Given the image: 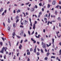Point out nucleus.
<instances>
[{"label":"nucleus","instance_id":"13","mask_svg":"<svg viewBox=\"0 0 61 61\" xmlns=\"http://www.w3.org/2000/svg\"><path fill=\"white\" fill-rule=\"evenodd\" d=\"M19 19V16H17L15 18L16 20H17V19Z\"/></svg>","mask_w":61,"mask_h":61},{"label":"nucleus","instance_id":"9","mask_svg":"<svg viewBox=\"0 0 61 61\" xmlns=\"http://www.w3.org/2000/svg\"><path fill=\"white\" fill-rule=\"evenodd\" d=\"M50 54L49 52H48L46 54V56H48L50 55Z\"/></svg>","mask_w":61,"mask_h":61},{"label":"nucleus","instance_id":"12","mask_svg":"<svg viewBox=\"0 0 61 61\" xmlns=\"http://www.w3.org/2000/svg\"><path fill=\"white\" fill-rule=\"evenodd\" d=\"M20 46H19V48L20 49H21V47H22V45H21V44H20Z\"/></svg>","mask_w":61,"mask_h":61},{"label":"nucleus","instance_id":"42","mask_svg":"<svg viewBox=\"0 0 61 61\" xmlns=\"http://www.w3.org/2000/svg\"><path fill=\"white\" fill-rule=\"evenodd\" d=\"M19 42L18 41L17 42V43L16 44V46H18V44H19Z\"/></svg>","mask_w":61,"mask_h":61},{"label":"nucleus","instance_id":"53","mask_svg":"<svg viewBox=\"0 0 61 61\" xmlns=\"http://www.w3.org/2000/svg\"><path fill=\"white\" fill-rule=\"evenodd\" d=\"M55 29V26H53V30H54V29Z\"/></svg>","mask_w":61,"mask_h":61},{"label":"nucleus","instance_id":"38","mask_svg":"<svg viewBox=\"0 0 61 61\" xmlns=\"http://www.w3.org/2000/svg\"><path fill=\"white\" fill-rule=\"evenodd\" d=\"M20 22H21V25H23V22H22V20L20 21Z\"/></svg>","mask_w":61,"mask_h":61},{"label":"nucleus","instance_id":"15","mask_svg":"<svg viewBox=\"0 0 61 61\" xmlns=\"http://www.w3.org/2000/svg\"><path fill=\"white\" fill-rule=\"evenodd\" d=\"M61 19V18L60 17H59L57 18V20H59V21Z\"/></svg>","mask_w":61,"mask_h":61},{"label":"nucleus","instance_id":"36","mask_svg":"<svg viewBox=\"0 0 61 61\" xmlns=\"http://www.w3.org/2000/svg\"><path fill=\"white\" fill-rule=\"evenodd\" d=\"M35 8H37V6L36 5H35Z\"/></svg>","mask_w":61,"mask_h":61},{"label":"nucleus","instance_id":"1","mask_svg":"<svg viewBox=\"0 0 61 61\" xmlns=\"http://www.w3.org/2000/svg\"><path fill=\"white\" fill-rule=\"evenodd\" d=\"M5 52L6 51V50L7 49V47H3L1 51H0V52L2 53H4V50H5Z\"/></svg>","mask_w":61,"mask_h":61},{"label":"nucleus","instance_id":"49","mask_svg":"<svg viewBox=\"0 0 61 61\" xmlns=\"http://www.w3.org/2000/svg\"><path fill=\"white\" fill-rule=\"evenodd\" d=\"M23 14H24V17H25V13H24V12L23 13Z\"/></svg>","mask_w":61,"mask_h":61},{"label":"nucleus","instance_id":"23","mask_svg":"<svg viewBox=\"0 0 61 61\" xmlns=\"http://www.w3.org/2000/svg\"><path fill=\"white\" fill-rule=\"evenodd\" d=\"M56 34L57 35V36H58V37H60V36H61L60 35V36H58V33L57 32H56Z\"/></svg>","mask_w":61,"mask_h":61},{"label":"nucleus","instance_id":"48","mask_svg":"<svg viewBox=\"0 0 61 61\" xmlns=\"http://www.w3.org/2000/svg\"><path fill=\"white\" fill-rule=\"evenodd\" d=\"M41 41H44V40L43 39H41Z\"/></svg>","mask_w":61,"mask_h":61},{"label":"nucleus","instance_id":"25","mask_svg":"<svg viewBox=\"0 0 61 61\" xmlns=\"http://www.w3.org/2000/svg\"><path fill=\"white\" fill-rule=\"evenodd\" d=\"M41 52L42 53H43L44 52L43 51V49H41Z\"/></svg>","mask_w":61,"mask_h":61},{"label":"nucleus","instance_id":"57","mask_svg":"<svg viewBox=\"0 0 61 61\" xmlns=\"http://www.w3.org/2000/svg\"><path fill=\"white\" fill-rule=\"evenodd\" d=\"M13 13H15V10H14L13 11Z\"/></svg>","mask_w":61,"mask_h":61},{"label":"nucleus","instance_id":"27","mask_svg":"<svg viewBox=\"0 0 61 61\" xmlns=\"http://www.w3.org/2000/svg\"><path fill=\"white\" fill-rule=\"evenodd\" d=\"M27 55H30V52H27Z\"/></svg>","mask_w":61,"mask_h":61},{"label":"nucleus","instance_id":"28","mask_svg":"<svg viewBox=\"0 0 61 61\" xmlns=\"http://www.w3.org/2000/svg\"><path fill=\"white\" fill-rule=\"evenodd\" d=\"M12 35L14 36H15V32H14L12 34Z\"/></svg>","mask_w":61,"mask_h":61},{"label":"nucleus","instance_id":"44","mask_svg":"<svg viewBox=\"0 0 61 61\" xmlns=\"http://www.w3.org/2000/svg\"><path fill=\"white\" fill-rule=\"evenodd\" d=\"M42 12H40L39 13V15H42Z\"/></svg>","mask_w":61,"mask_h":61},{"label":"nucleus","instance_id":"45","mask_svg":"<svg viewBox=\"0 0 61 61\" xmlns=\"http://www.w3.org/2000/svg\"><path fill=\"white\" fill-rule=\"evenodd\" d=\"M44 20L45 21H47V19L46 18H44Z\"/></svg>","mask_w":61,"mask_h":61},{"label":"nucleus","instance_id":"58","mask_svg":"<svg viewBox=\"0 0 61 61\" xmlns=\"http://www.w3.org/2000/svg\"><path fill=\"white\" fill-rule=\"evenodd\" d=\"M20 16H21V18H22V15H20Z\"/></svg>","mask_w":61,"mask_h":61},{"label":"nucleus","instance_id":"11","mask_svg":"<svg viewBox=\"0 0 61 61\" xmlns=\"http://www.w3.org/2000/svg\"><path fill=\"white\" fill-rule=\"evenodd\" d=\"M55 3H56V2L54 0L52 2V5H55Z\"/></svg>","mask_w":61,"mask_h":61},{"label":"nucleus","instance_id":"35","mask_svg":"<svg viewBox=\"0 0 61 61\" xmlns=\"http://www.w3.org/2000/svg\"><path fill=\"white\" fill-rule=\"evenodd\" d=\"M37 22L36 21H35V23L34 24H35V25L36 24H37Z\"/></svg>","mask_w":61,"mask_h":61},{"label":"nucleus","instance_id":"4","mask_svg":"<svg viewBox=\"0 0 61 61\" xmlns=\"http://www.w3.org/2000/svg\"><path fill=\"white\" fill-rule=\"evenodd\" d=\"M35 10L34 8H31L30 9V11L32 12L35 11Z\"/></svg>","mask_w":61,"mask_h":61},{"label":"nucleus","instance_id":"51","mask_svg":"<svg viewBox=\"0 0 61 61\" xmlns=\"http://www.w3.org/2000/svg\"><path fill=\"white\" fill-rule=\"evenodd\" d=\"M17 20L16 21V23H17V22H18V21H19V20L18 19H17Z\"/></svg>","mask_w":61,"mask_h":61},{"label":"nucleus","instance_id":"64","mask_svg":"<svg viewBox=\"0 0 61 61\" xmlns=\"http://www.w3.org/2000/svg\"><path fill=\"white\" fill-rule=\"evenodd\" d=\"M59 4H61V1H60L59 2Z\"/></svg>","mask_w":61,"mask_h":61},{"label":"nucleus","instance_id":"41","mask_svg":"<svg viewBox=\"0 0 61 61\" xmlns=\"http://www.w3.org/2000/svg\"><path fill=\"white\" fill-rule=\"evenodd\" d=\"M29 2H28V3H26L25 4V5H29Z\"/></svg>","mask_w":61,"mask_h":61},{"label":"nucleus","instance_id":"21","mask_svg":"<svg viewBox=\"0 0 61 61\" xmlns=\"http://www.w3.org/2000/svg\"><path fill=\"white\" fill-rule=\"evenodd\" d=\"M20 10L19 9L17 11V13H19V12H20Z\"/></svg>","mask_w":61,"mask_h":61},{"label":"nucleus","instance_id":"55","mask_svg":"<svg viewBox=\"0 0 61 61\" xmlns=\"http://www.w3.org/2000/svg\"><path fill=\"white\" fill-rule=\"evenodd\" d=\"M17 36V37H18V38H20V36Z\"/></svg>","mask_w":61,"mask_h":61},{"label":"nucleus","instance_id":"59","mask_svg":"<svg viewBox=\"0 0 61 61\" xmlns=\"http://www.w3.org/2000/svg\"><path fill=\"white\" fill-rule=\"evenodd\" d=\"M11 55V53L10 52L9 54V56H10Z\"/></svg>","mask_w":61,"mask_h":61},{"label":"nucleus","instance_id":"5","mask_svg":"<svg viewBox=\"0 0 61 61\" xmlns=\"http://www.w3.org/2000/svg\"><path fill=\"white\" fill-rule=\"evenodd\" d=\"M29 19H30V26H32V22H31V19L30 18Z\"/></svg>","mask_w":61,"mask_h":61},{"label":"nucleus","instance_id":"47","mask_svg":"<svg viewBox=\"0 0 61 61\" xmlns=\"http://www.w3.org/2000/svg\"><path fill=\"white\" fill-rule=\"evenodd\" d=\"M1 38L2 39V40H3L4 41H5V39L4 38V37H2Z\"/></svg>","mask_w":61,"mask_h":61},{"label":"nucleus","instance_id":"31","mask_svg":"<svg viewBox=\"0 0 61 61\" xmlns=\"http://www.w3.org/2000/svg\"><path fill=\"white\" fill-rule=\"evenodd\" d=\"M9 45H10V46H11V43H10V41H9Z\"/></svg>","mask_w":61,"mask_h":61},{"label":"nucleus","instance_id":"46","mask_svg":"<svg viewBox=\"0 0 61 61\" xmlns=\"http://www.w3.org/2000/svg\"><path fill=\"white\" fill-rule=\"evenodd\" d=\"M3 25L4 27H5V23H4V22L3 23Z\"/></svg>","mask_w":61,"mask_h":61},{"label":"nucleus","instance_id":"14","mask_svg":"<svg viewBox=\"0 0 61 61\" xmlns=\"http://www.w3.org/2000/svg\"><path fill=\"white\" fill-rule=\"evenodd\" d=\"M3 8H1L0 10V12H1L3 11Z\"/></svg>","mask_w":61,"mask_h":61},{"label":"nucleus","instance_id":"7","mask_svg":"<svg viewBox=\"0 0 61 61\" xmlns=\"http://www.w3.org/2000/svg\"><path fill=\"white\" fill-rule=\"evenodd\" d=\"M50 23L51 24H52V22H50L49 21L48 22L47 24L48 25H49V24Z\"/></svg>","mask_w":61,"mask_h":61},{"label":"nucleus","instance_id":"37","mask_svg":"<svg viewBox=\"0 0 61 61\" xmlns=\"http://www.w3.org/2000/svg\"><path fill=\"white\" fill-rule=\"evenodd\" d=\"M8 31H9L10 30V27H8Z\"/></svg>","mask_w":61,"mask_h":61},{"label":"nucleus","instance_id":"43","mask_svg":"<svg viewBox=\"0 0 61 61\" xmlns=\"http://www.w3.org/2000/svg\"><path fill=\"white\" fill-rule=\"evenodd\" d=\"M20 27H22V28H23L24 26H22V25H20Z\"/></svg>","mask_w":61,"mask_h":61},{"label":"nucleus","instance_id":"29","mask_svg":"<svg viewBox=\"0 0 61 61\" xmlns=\"http://www.w3.org/2000/svg\"><path fill=\"white\" fill-rule=\"evenodd\" d=\"M51 58H55V56H52L51 57Z\"/></svg>","mask_w":61,"mask_h":61},{"label":"nucleus","instance_id":"50","mask_svg":"<svg viewBox=\"0 0 61 61\" xmlns=\"http://www.w3.org/2000/svg\"><path fill=\"white\" fill-rule=\"evenodd\" d=\"M59 6V5H57L56 6V8H58V7Z\"/></svg>","mask_w":61,"mask_h":61},{"label":"nucleus","instance_id":"34","mask_svg":"<svg viewBox=\"0 0 61 61\" xmlns=\"http://www.w3.org/2000/svg\"><path fill=\"white\" fill-rule=\"evenodd\" d=\"M52 43L54 44V39H52Z\"/></svg>","mask_w":61,"mask_h":61},{"label":"nucleus","instance_id":"52","mask_svg":"<svg viewBox=\"0 0 61 61\" xmlns=\"http://www.w3.org/2000/svg\"><path fill=\"white\" fill-rule=\"evenodd\" d=\"M5 57H6V55H5L4 56V59H6Z\"/></svg>","mask_w":61,"mask_h":61},{"label":"nucleus","instance_id":"8","mask_svg":"<svg viewBox=\"0 0 61 61\" xmlns=\"http://www.w3.org/2000/svg\"><path fill=\"white\" fill-rule=\"evenodd\" d=\"M20 35L21 36H22L24 35V33H23V32H21L20 33Z\"/></svg>","mask_w":61,"mask_h":61},{"label":"nucleus","instance_id":"54","mask_svg":"<svg viewBox=\"0 0 61 61\" xmlns=\"http://www.w3.org/2000/svg\"><path fill=\"white\" fill-rule=\"evenodd\" d=\"M50 16V13H49V15L48 17H49Z\"/></svg>","mask_w":61,"mask_h":61},{"label":"nucleus","instance_id":"16","mask_svg":"<svg viewBox=\"0 0 61 61\" xmlns=\"http://www.w3.org/2000/svg\"><path fill=\"white\" fill-rule=\"evenodd\" d=\"M51 43H49V45L48 44H47V47H49V46H51Z\"/></svg>","mask_w":61,"mask_h":61},{"label":"nucleus","instance_id":"62","mask_svg":"<svg viewBox=\"0 0 61 61\" xmlns=\"http://www.w3.org/2000/svg\"><path fill=\"white\" fill-rule=\"evenodd\" d=\"M33 34H34V31L32 33L31 35H33Z\"/></svg>","mask_w":61,"mask_h":61},{"label":"nucleus","instance_id":"2","mask_svg":"<svg viewBox=\"0 0 61 61\" xmlns=\"http://www.w3.org/2000/svg\"><path fill=\"white\" fill-rule=\"evenodd\" d=\"M41 45H42V47L44 48H46V44L45 43H44V42H42Z\"/></svg>","mask_w":61,"mask_h":61},{"label":"nucleus","instance_id":"6","mask_svg":"<svg viewBox=\"0 0 61 61\" xmlns=\"http://www.w3.org/2000/svg\"><path fill=\"white\" fill-rule=\"evenodd\" d=\"M31 40L32 41H33V43H36V41H34V40H33V38H31Z\"/></svg>","mask_w":61,"mask_h":61},{"label":"nucleus","instance_id":"61","mask_svg":"<svg viewBox=\"0 0 61 61\" xmlns=\"http://www.w3.org/2000/svg\"><path fill=\"white\" fill-rule=\"evenodd\" d=\"M27 61H30V59L29 58H28V59L27 60Z\"/></svg>","mask_w":61,"mask_h":61},{"label":"nucleus","instance_id":"17","mask_svg":"<svg viewBox=\"0 0 61 61\" xmlns=\"http://www.w3.org/2000/svg\"><path fill=\"white\" fill-rule=\"evenodd\" d=\"M50 5L48 4L47 6V8H50Z\"/></svg>","mask_w":61,"mask_h":61},{"label":"nucleus","instance_id":"33","mask_svg":"<svg viewBox=\"0 0 61 61\" xmlns=\"http://www.w3.org/2000/svg\"><path fill=\"white\" fill-rule=\"evenodd\" d=\"M36 48H35L34 49V52H35V53H36Z\"/></svg>","mask_w":61,"mask_h":61},{"label":"nucleus","instance_id":"19","mask_svg":"<svg viewBox=\"0 0 61 61\" xmlns=\"http://www.w3.org/2000/svg\"><path fill=\"white\" fill-rule=\"evenodd\" d=\"M30 51H33V48H31L30 49Z\"/></svg>","mask_w":61,"mask_h":61},{"label":"nucleus","instance_id":"18","mask_svg":"<svg viewBox=\"0 0 61 61\" xmlns=\"http://www.w3.org/2000/svg\"><path fill=\"white\" fill-rule=\"evenodd\" d=\"M36 54L37 55V56H39L40 55V53L39 52H38L36 53Z\"/></svg>","mask_w":61,"mask_h":61},{"label":"nucleus","instance_id":"22","mask_svg":"<svg viewBox=\"0 0 61 61\" xmlns=\"http://www.w3.org/2000/svg\"><path fill=\"white\" fill-rule=\"evenodd\" d=\"M57 10H56L55 12V14L56 15H57Z\"/></svg>","mask_w":61,"mask_h":61},{"label":"nucleus","instance_id":"24","mask_svg":"<svg viewBox=\"0 0 61 61\" xmlns=\"http://www.w3.org/2000/svg\"><path fill=\"white\" fill-rule=\"evenodd\" d=\"M8 23H10V19L9 18L8 19Z\"/></svg>","mask_w":61,"mask_h":61},{"label":"nucleus","instance_id":"56","mask_svg":"<svg viewBox=\"0 0 61 61\" xmlns=\"http://www.w3.org/2000/svg\"><path fill=\"white\" fill-rule=\"evenodd\" d=\"M24 37H26V35H25V33L24 34Z\"/></svg>","mask_w":61,"mask_h":61},{"label":"nucleus","instance_id":"63","mask_svg":"<svg viewBox=\"0 0 61 61\" xmlns=\"http://www.w3.org/2000/svg\"><path fill=\"white\" fill-rule=\"evenodd\" d=\"M27 9H28V10H30V9L29 8H28Z\"/></svg>","mask_w":61,"mask_h":61},{"label":"nucleus","instance_id":"32","mask_svg":"<svg viewBox=\"0 0 61 61\" xmlns=\"http://www.w3.org/2000/svg\"><path fill=\"white\" fill-rule=\"evenodd\" d=\"M0 44L1 45V46H2V45H3V42H0Z\"/></svg>","mask_w":61,"mask_h":61},{"label":"nucleus","instance_id":"39","mask_svg":"<svg viewBox=\"0 0 61 61\" xmlns=\"http://www.w3.org/2000/svg\"><path fill=\"white\" fill-rule=\"evenodd\" d=\"M28 33L30 35V31H28Z\"/></svg>","mask_w":61,"mask_h":61},{"label":"nucleus","instance_id":"60","mask_svg":"<svg viewBox=\"0 0 61 61\" xmlns=\"http://www.w3.org/2000/svg\"><path fill=\"white\" fill-rule=\"evenodd\" d=\"M28 41L27 40H25V42H27Z\"/></svg>","mask_w":61,"mask_h":61},{"label":"nucleus","instance_id":"3","mask_svg":"<svg viewBox=\"0 0 61 61\" xmlns=\"http://www.w3.org/2000/svg\"><path fill=\"white\" fill-rule=\"evenodd\" d=\"M27 23V21L25 20H24L23 21V24L24 25H26Z\"/></svg>","mask_w":61,"mask_h":61},{"label":"nucleus","instance_id":"20","mask_svg":"<svg viewBox=\"0 0 61 61\" xmlns=\"http://www.w3.org/2000/svg\"><path fill=\"white\" fill-rule=\"evenodd\" d=\"M48 59V58L47 57H46L45 58H44V60H47Z\"/></svg>","mask_w":61,"mask_h":61},{"label":"nucleus","instance_id":"40","mask_svg":"<svg viewBox=\"0 0 61 61\" xmlns=\"http://www.w3.org/2000/svg\"><path fill=\"white\" fill-rule=\"evenodd\" d=\"M39 5L40 6H41V5L42 6V3H41V2L39 4Z\"/></svg>","mask_w":61,"mask_h":61},{"label":"nucleus","instance_id":"30","mask_svg":"<svg viewBox=\"0 0 61 61\" xmlns=\"http://www.w3.org/2000/svg\"><path fill=\"white\" fill-rule=\"evenodd\" d=\"M15 23H13V26L14 27H15Z\"/></svg>","mask_w":61,"mask_h":61},{"label":"nucleus","instance_id":"26","mask_svg":"<svg viewBox=\"0 0 61 61\" xmlns=\"http://www.w3.org/2000/svg\"><path fill=\"white\" fill-rule=\"evenodd\" d=\"M59 55L60 56V55H61V50H60V51H59Z\"/></svg>","mask_w":61,"mask_h":61},{"label":"nucleus","instance_id":"10","mask_svg":"<svg viewBox=\"0 0 61 61\" xmlns=\"http://www.w3.org/2000/svg\"><path fill=\"white\" fill-rule=\"evenodd\" d=\"M35 26H36V25H35V24H34L33 27V29L34 30H35Z\"/></svg>","mask_w":61,"mask_h":61}]
</instances>
